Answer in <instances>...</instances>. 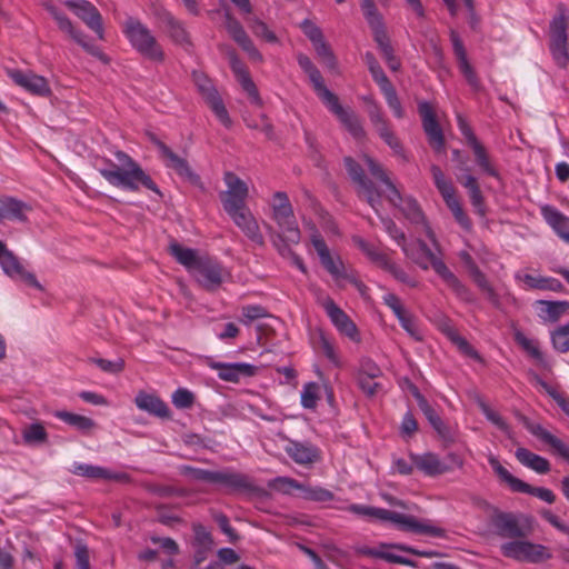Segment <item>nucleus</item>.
<instances>
[{"label": "nucleus", "mask_w": 569, "mask_h": 569, "mask_svg": "<svg viewBox=\"0 0 569 569\" xmlns=\"http://www.w3.org/2000/svg\"><path fill=\"white\" fill-rule=\"evenodd\" d=\"M199 283L207 290L218 288L222 282V267L209 257H202L193 270Z\"/></svg>", "instance_id": "obj_28"}, {"label": "nucleus", "mask_w": 569, "mask_h": 569, "mask_svg": "<svg viewBox=\"0 0 569 569\" xmlns=\"http://www.w3.org/2000/svg\"><path fill=\"white\" fill-rule=\"evenodd\" d=\"M119 166L109 160H104L108 164L100 168L99 173L112 186L130 191H138L140 187L160 194V190L151 177L143 171L138 162L123 151L114 153Z\"/></svg>", "instance_id": "obj_1"}, {"label": "nucleus", "mask_w": 569, "mask_h": 569, "mask_svg": "<svg viewBox=\"0 0 569 569\" xmlns=\"http://www.w3.org/2000/svg\"><path fill=\"white\" fill-rule=\"evenodd\" d=\"M363 160L370 173L386 186L388 192L387 199L389 202L395 207H398L411 223L421 224L426 236L435 247H438L436 234L429 226L418 201L410 196H402L381 164L375 161L371 157L363 156Z\"/></svg>", "instance_id": "obj_2"}, {"label": "nucleus", "mask_w": 569, "mask_h": 569, "mask_svg": "<svg viewBox=\"0 0 569 569\" xmlns=\"http://www.w3.org/2000/svg\"><path fill=\"white\" fill-rule=\"evenodd\" d=\"M321 100L353 138L363 139L366 137V131L359 117L352 110L345 109L335 93H326Z\"/></svg>", "instance_id": "obj_14"}, {"label": "nucleus", "mask_w": 569, "mask_h": 569, "mask_svg": "<svg viewBox=\"0 0 569 569\" xmlns=\"http://www.w3.org/2000/svg\"><path fill=\"white\" fill-rule=\"evenodd\" d=\"M250 28L252 32L262 39H264L267 42L276 43L278 42V38L274 34L273 31H271L268 26L261 21L258 18H253L250 20Z\"/></svg>", "instance_id": "obj_62"}, {"label": "nucleus", "mask_w": 569, "mask_h": 569, "mask_svg": "<svg viewBox=\"0 0 569 569\" xmlns=\"http://www.w3.org/2000/svg\"><path fill=\"white\" fill-rule=\"evenodd\" d=\"M392 549L401 550L408 553L417 555L420 557L430 558L435 553L431 551H419L412 547L395 543V545H381L379 548H367L362 552L373 558L383 559L390 563L413 566V562L405 557H401L392 551Z\"/></svg>", "instance_id": "obj_22"}, {"label": "nucleus", "mask_w": 569, "mask_h": 569, "mask_svg": "<svg viewBox=\"0 0 569 569\" xmlns=\"http://www.w3.org/2000/svg\"><path fill=\"white\" fill-rule=\"evenodd\" d=\"M430 171L436 188L440 192L445 203L453 214L456 221L466 231H470L472 228V222L468 214L465 212L459 199L457 198L456 189L451 181L445 177L442 170L437 164H432L430 167Z\"/></svg>", "instance_id": "obj_6"}, {"label": "nucleus", "mask_w": 569, "mask_h": 569, "mask_svg": "<svg viewBox=\"0 0 569 569\" xmlns=\"http://www.w3.org/2000/svg\"><path fill=\"white\" fill-rule=\"evenodd\" d=\"M31 208L28 203L10 196L0 198V222L3 220H13L19 222L27 221L26 212Z\"/></svg>", "instance_id": "obj_33"}, {"label": "nucleus", "mask_w": 569, "mask_h": 569, "mask_svg": "<svg viewBox=\"0 0 569 569\" xmlns=\"http://www.w3.org/2000/svg\"><path fill=\"white\" fill-rule=\"evenodd\" d=\"M246 199L247 198H241L224 192L220 193V200L222 202L223 209L230 217L248 209Z\"/></svg>", "instance_id": "obj_53"}, {"label": "nucleus", "mask_w": 569, "mask_h": 569, "mask_svg": "<svg viewBox=\"0 0 569 569\" xmlns=\"http://www.w3.org/2000/svg\"><path fill=\"white\" fill-rule=\"evenodd\" d=\"M567 17L565 10L560 7L559 14L553 17L550 22V51L560 68H567L569 63Z\"/></svg>", "instance_id": "obj_10"}, {"label": "nucleus", "mask_w": 569, "mask_h": 569, "mask_svg": "<svg viewBox=\"0 0 569 569\" xmlns=\"http://www.w3.org/2000/svg\"><path fill=\"white\" fill-rule=\"evenodd\" d=\"M270 207L272 211L271 218L279 229L278 238L281 241L288 240L292 244L299 243L301 232L288 194L283 191L274 192Z\"/></svg>", "instance_id": "obj_5"}, {"label": "nucleus", "mask_w": 569, "mask_h": 569, "mask_svg": "<svg viewBox=\"0 0 569 569\" xmlns=\"http://www.w3.org/2000/svg\"><path fill=\"white\" fill-rule=\"evenodd\" d=\"M299 67L308 74L310 82L318 97L322 99L326 93L331 92L323 82V78L317 67L312 63L310 58L303 53L297 56Z\"/></svg>", "instance_id": "obj_38"}, {"label": "nucleus", "mask_w": 569, "mask_h": 569, "mask_svg": "<svg viewBox=\"0 0 569 569\" xmlns=\"http://www.w3.org/2000/svg\"><path fill=\"white\" fill-rule=\"evenodd\" d=\"M318 57L321 59V61L329 68L335 69L337 67V60L336 57L329 47V44L322 39L321 41L312 44Z\"/></svg>", "instance_id": "obj_61"}, {"label": "nucleus", "mask_w": 569, "mask_h": 569, "mask_svg": "<svg viewBox=\"0 0 569 569\" xmlns=\"http://www.w3.org/2000/svg\"><path fill=\"white\" fill-rule=\"evenodd\" d=\"M348 511L360 517L375 518L380 521H389L398 526L403 531H409L419 535H428L431 537L443 538L446 530L431 525L429 520L419 521L413 516H408L395 512L383 508H377L365 505H350Z\"/></svg>", "instance_id": "obj_3"}, {"label": "nucleus", "mask_w": 569, "mask_h": 569, "mask_svg": "<svg viewBox=\"0 0 569 569\" xmlns=\"http://www.w3.org/2000/svg\"><path fill=\"white\" fill-rule=\"evenodd\" d=\"M516 279L522 281L528 289L549 290L560 292L563 289L562 283L550 277H535L529 273L518 272Z\"/></svg>", "instance_id": "obj_40"}, {"label": "nucleus", "mask_w": 569, "mask_h": 569, "mask_svg": "<svg viewBox=\"0 0 569 569\" xmlns=\"http://www.w3.org/2000/svg\"><path fill=\"white\" fill-rule=\"evenodd\" d=\"M365 101L369 103L368 116L369 119L377 130L379 137L397 153L401 154L403 149L399 139L396 137L393 131L390 129V124L386 119L381 107L371 98H365Z\"/></svg>", "instance_id": "obj_15"}, {"label": "nucleus", "mask_w": 569, "mask_h": 569, "mask_svg": "<svg viewBox=\"0 0 569 569\" xmlns=\"http://www.w3.org/2000/svg\"><path fill=\"white\" fill-rule=\"evenodd\" d=\"M448 338L451 340L453 345L458 347V349L465 353L466 356H469L471 358H479L478 352L473 349V347L463 338L461 337L456 330L449 329L447 331Z\"/></svg>", "instance_id": "obj_60"}, {"label": "nucleus", "mask_w": 569, "mask_h": 569, "mask_svg": "<svg viewBox=\"0 0 569 569\" xmlns=\"http://www.w3.org/2000/svg\"><path fill=\"white\" fill-rule=\"evenodd\" d=\"M70 471L73 475L81 476L88 479L122 480L127 478V475L124 473H112L106 468L81 462H74Z\"/></svg>", "instance_id": "obj_37"}, {"label": "nucleus", "mask_w": 569, "mask_h": 569, "mask_svg": "<svg viewBox=\"0 0 569 569\" xmlns=\"http://www.w3.org/2000/svg\"><path fill=\"white\" fill-rule=\"evenodd\" d=\"M381 92L385 96L388 107L392 110L393 116L398 119H402L405 117V110H403L402 104L398 98L395 87L390 86V87L381 90Z\"/></svg>", "instance_id": "obj_57"}, {"label": "nucleus", "mask_w": 569, "mask_h": 569, "mask_svg": "<svg viewBox=\"0 0 569 569\" xmlns=\"http://www.w3.org/2000/svg\"><path fill=\"white\" fill-rule=\"evenodd\" d=\"M207 365L218 371L219 379L237 383L241 378L253 377L257 367L246 362L227 363L208 359Z\"/></svg>", "instance_id": "obj_26"}, {"label": "nucleus", "mask_w": 569, "mask_h": 569, "mask_svg": "<svg viewBox=\"0 0 569 569\" xmlns=\"http://www.w3.org/2000/svg\"><path fill=\"white\" fill-rule=\"evenodd\" d=\"M300 497L315 502H328L333 500L335 495L330 490L319 486L302 485Z\"/></svg>", "instance_id": "obj_48"}, {"label": "nucleus", "mask_w": 569, "mask_h": 569, "mask_svg": "<svg viewBox=\"0 0 569 569\" xmlns=\"http://www.w3.org/2000/svg\"><path fill=\"white\" fill-rule=\"evenodd\" d=\"M230 68L240 83L242 90L247 93L250 101L256 106H261L262 100L260 98L257 86L251 79L248 69L243 64V62L238 58L234 50H230L228 52Z\"/></svg>", "instance_id": "obj_27"}, {"label": "nucleus", "mask_w": 569, "mask_h": 569, "mask_svg": "<svg viewBox=\"0 0 569 569\" xmlns=\"http://www.w3.org/2000/svg\"><path fill=\"white\" fill-rule=\"evenodd\" d=\"M418 405L429 423L436 430L441 439L445 441L452 442L455 440V433L449 426L445 423L441 417L436 410L429 405L423 397H418Z\"/></svg>", "instance_id": "obj_36"}, {"label": "nucleus", "mask_w": 569, "mask_h": 569, "mask_svg": "<svg viewBox=\"0 0 569 569\" xmlns=\"http://www.w3.org/2000/svg\"><path fill=\"white\" fill-rule=\"evenodd\" d=\"M410 458L418 470L430 477L442 475L450 470V468L432 452H426L422 455L411 453Z\"/></svg>", "instance_id": "obj_34"}, {"label": "nucleus", "mask_w": 569, "mask_h": 569, "mask_svg": "<svg viewBox=\"0 0 569 569\" xmlns=\"http://www.w3.org/2000/svg\"><path fill=\"white\" fill-rule=\"evenodd\" d=\"M182 473L191 478L192 480L213 483L216 471L194 468L191 466H183Z\"/></svg>", "instance_id": "obj_64"}, {"label": "nucleus", "mask_w": 569, "mask_h": 569, "mask_svg": "<svg viewBox=\"0 0 569 569\" xmlns=\"http://www.w3.org/2000/svg\"><path fill=\"white\" fill-rule=\"evenodd\" d=\"M311 243L318 253L322 267L333 277L336 281L341 279L349 280L359 290L365 287L355 277L347 273L346 268L339 257L333 258L331 256L326 241L317 230H315V232L311 234Z\"/></svg>", "instance_id": "obj_11"}, {"label": "nucleus", "mask_w": 569, "mask_h": 569, "mask_svg": "<svg viewBox=\"0 0 569 569\" xmlns=\"http://www.w3.org/2000/svg\"><path fill=\"white\" fill-rule=\"evenodd\" d=\"M551 342L557 351L561 353L569 351V323L558 327L551 333Z\"/></svg>", "instance_id": "obj_54"}, {"label": "nucleus", "mask_w": 569, "mask_h": 569, "mask_svg": "<svg viewBox=\"0 0 569 569\" xmlns=\"http://www.w3.org/2000/svg\"><path fill=\"white\" fill-rule=\"evenodd\" d=\"M528 430L533 435L536 436L537 438H539L540 440H542L543 442H546L547 445H549L552 449H556L558 445H560V442L562 440H560L559 438H557L556 436L551 435L547 429H545L541 425H538V423H531L529 425L528 427Z\"/></svg>", "instance_id": "obj_63"}, {"label": "nucleus", "mask_w": 569, "mask_h": 569, "mask_svg": "<svg viewBox=\"0 0 569 569\" xmlns=\"http://www.w3.org/2000/svg\"><path fill=\"white\" fill-rule=\"evenodd\" d=\"M381 222H382L383 228L387 231V233L398 243V246L401 247L405 254L407 257L411 258L422 269L427 270L429 267L428 263L413 258V256L411 254L410 250L408 249V247L406 244L407 238H406L405 232L397 227L395 221L389 218H381Z\"/></svg>", "instance_id": "obj_42"}, {"label": "nucleus", "mask_w": 569, "mask_h": 569, "mask_svg": "<svg viewBox=\"0 0 569 569\" xmlns=\"http://www.w3.org/2000/svg\"><path fill=\"white\" fill-rule=\"evenodd\" d=\"M301 482L297 481L296 479L289 478V477H278L276 478L270 486L276 490L284 495L292 493L293 490L301 491L302 488Z\"/></svg>", "instance_id": "obj_58"}, {"label": "nucleus", "mask_w": 569, "mask_h": 569, "mask_svg": "<svg viewBox=\"0 0 569 569\" xmlns=\"http://www.w3.org/2000/svg\"><path fill=\"white\" fill-rule=\"evenodd\" d=\"M500 550L505 557L519 562L540 563L552 558L548 547L522 538L502 543Z\"/></svg>", "instance_id": "obj_7"}, {"label": "nucleus", "mask_w": 569, "mask_h": 569, "mask_svg": "<svg viewBox=\"0 0 569 569\" xmlns=\"http://www.w3.org/2000/svg\"><path fill=\"white\" fill-rule=\"evenodd\" d=\"M122 32L131 47L142 57L162 63L166 53L153 32L139 19L129 17L123 26Z\"/></svg>", "instance_id": "obj_4"}, {"label": "nucleus", "mask_w": 569, "mask_h": 569, "mask_svg": "<svg viewBox=\"0 0 569 569\" xmlns=\"http://www.w3.org/2000/svg\"><path fill=\"white\" fill-rule=\"evenodd\" d=\"M224 183L227 186V190L223 191L228 194H234L237 197L247 198L248 197V186L241 180L236 173L228 171L223 177Z\"/></svg>", "instance_id": "obj_49"}, {"label": "nucleus", "mask_w": 569, "mask_h": 569, "mask_svg": "<svg viewBox=\"0 0 569 569\" xmlns=\"http://www.w3.org/2000/svg\"><path fill=\"white\" fill-rule=\"evenodd\" d=\"M316 348L318 351L323 353V356L335 366H340V358L337 352V349L332 341L323 333L320 332L318 340L316 342Z\"/></svg>", "instance_id": "obj_51"}, {"label": "nucleus", "mask_w": 569, "mask_h": 569, "mask_svg": "<svg viewBox=\"0 0 569 569\" xmlns=\"http://www.w3.org/2000/svg\"><path fill=\"white\" fill-rule=\"evenodd\" d=\"M488 462L496 472V475L505 481L513 492H521L535 496L547 503L556 501V495L548 488L532 487L521 479L512 476L495 456L488 458Z\"/></svg>", "instance_id": "obj_9"}, {"label": "nucleus", "mask_w": 569, "mask_h": 569, "mask_svg": "<svg viewBox=\"0 0 569 569\" xmlns=\"http://www.w3.org/2000/svg\"><path fill=\"white\" fill-rule=\"evenodd\" d=\"M213 483L222 486L231 493H249L258 490L248 475L230 469L217 470Z\"/></svg>", "instance_id": "obj_23"}, {"label": "nucleus", "mask_w": 569, "mask_h": 569, "mask_svg": "<svg viewBox=\"0 0 569 569\" xmlns=\"http://www.w3.org/2000/svg\"><path fill=\"white\" fill-rule=\"evenodd\" d=\"M319 386L316 382H308L301 391V405L306 409H315L319 400Z\"/></svg>", "instance_id": "obj_55"}, {"label": "nucleus", "mask_w": 569, "mask_h": 569, "mask_svg": "<svg viewBox=\"0 0 569 569\" xmlns=\"http://www.w3.org/2000/svg\"><path fill=\"white\" fill-rule=\"evenodd\" d=\"M322 307L340 333L345 335L352 341L360 340L355 322L340 307L335 303L331 298L327 297L322 302Z\"/></svg>", "instance_id": "obj_25"}, {"label": "nucleus", "mask_w": 569, "mask_h": 569, "mask_svg": "<svg viewBox=\"0 0 569 569\" xmlns=\"http://www.w3.org/2000/svg\"><path fill=\"white\" fill-rule=\"evenodd\" d=\"M54 416L82 432H89L96 427V422L91 418L78 413L57 411Z\"/></svg>", "instance_id": "obj_44"}, {"label": "nucleus", "mask_w": 569, "mask_h": 569, "mask_svg": "<svg viewBox=\"0 0 569 569\" xmlns=\"http://www.w3.org/2000/svg\"><path fill=\"white\" fill-rule=\"evenodd\" d=\"M70 9L100 40L104 39L103 21L99 10L88 0H66Z\"/></svg>", "instance_id": "obj_17"}, {"label": "nucleus", "mask_w": 569, "mask_h": 569, "mask_svg": "<svg viewBox=\"0 0 569 569\" xmlns=\"http://www.w3.org/2000/svg\"><path fill=\"white\" fill-rule=\"evenodd\" d=\"M8 77L19 87L36 96H48L50 87L47 79L32 71L24 72L19 69H7Z\"/></svg>", "instance_id": "obj_24"}, {"label": "nucleus", "mask_w": 569, "mask_h": 569, "mask_svg": "<svg viewBox=\"0 0 569 569\" xmlns=\"http://www.w3.org/2000/svg\"><path fill=\"white\" fill-rule=\"evenodd\" d=\"M159 19L163 23L169 38L184 50L192 47V41L182 21L174 18L169 11L159 12Z\"/></svg>", "instance_id": "obj_29"}, {"label": "nucleus", "mask_w": 569, "mask_h": 569, "mask_svg": "<svg viewBox=\"0 0 569 569\" xmlns=\"http://www.w3.org/2000/svg\"><path fill=\"white\" fill-rule=\"evenodd\" d=\"M418 111L421 117L422 128L428 138L429 144L436 152H443L446 146L445 137L437 121L432 106L427 101H422L418 104Z\"/></svg>", "instance_id": "obj_19"}, {"label": "nucleus", "mask_w": 569, "mask_h": 569, "mask_svg": "<svg viewBox=\"0 0 569 569\" xmlns=\"http://www.w3.org/2000/svg\"><path fill=\"white\" fill-rule=\"evenodd\" d=\"M515 456L517 460L525 467L536 471L537 473L545 475L550 470V462L529 449L520 447L516 450Z\"/></svg>", "instance_id": "obj_39"}, {"label": "nucleus", "mask_w": 569, "mask_h": 569, "mask_svg": "<svg viewBox=\"0 0 569 569\" xmlns=\"http://www.w3.org/2000/svg\"><path fill=\"white\" fill-rule=\"evenodd\" d=\"M192 79L199 94L209 106V108L214 113L217 119L224 127H231V118L212 80L209 79L204 73L199 71L192 72Z\"/></svg>", "instance_id": "obj_8"}, {"label": "nucleus", "mask_w": 569, "mask_h": 569, "mask_svg": "<svg viewBox=\"0 0 569 569\" xmlns=\"http://www.w3.org/2000/svg\"><path fill=\"white\" fill-rule=\"evenodd\" d=\"M515 340L531 358L542 361L543 355L537 340L528 338L521 331L515 332Z\"/></svg>", "instance_id": "obj_52"}, {"label": "nucleus", "mask_w": 569, "mask_h": 569, "mask_svg": "<svg viewBox=\"0 0 569 569\" xmlns=\"http://www.w3.org/2000/svg\"><path fill=\"white\" fill-rule=\"evenodd\" d=\"M378 260L381 262V266L385 270L392 274V277L401 283H405L411 288H416L418 286V281L407 273L401 267L386 258L385 256H378Z\"/></svg>", "instance_id": "obj_45"}, {"label": "nucleus", "mask_w": 569, "mask_h": 569, "mask_svg": "<svg viewBox=\"0 0 569 569\" xmlns=\"http://www.w3.org/2000/svg\"><path fill=\"white\" fill-rule=\"evenodd\" d=\"M151 141L158 148L160 157L168 168L173 169L178 176L188 180L192 184L200 182V177L192 171L186 159L174 153L166 143L154 136L151 137Z\"/></svg>", "instance_id": "obj_20"}, {"label": "nucleus", "mask_w": 569, "mask_h": 569, "mask_svg": "<svg viewBox=\"0 0 569 569\" xmlns=\"http://www.w3.org/2000/svg\"><path fill=\"white\" fill-rule=\"evenodd\" d=\"M470 272L475 283L487 295L488 300L496 307L499 306V297L495 289L491 287L489 281L487 280L485 273L480 271V269L471 263Z\"/></svg>", "instance_id": "obj_47"}, {"label": "nucleus", "mask_w": 569, "mask_h": 569, "mask_svg": "<svg viewBox=\"0 0 569 569\" xmlns=\"http://www.w3.org/2000/svg\"><path fill=\"white\" fill-rule=\"evenodd\" d=\"M343 162L350 179L357 186L358 196L363 197L370 207L378 211V206L381 203V193L375 187V183L366 177L362 167L355 159L346 157Z\"/></svg>", "instance_id": "obj_12"}, {"label": "nucleus", "mask_w": 569, "mask_h": 569, "mask_svg": "<svg viewBox=\"0 0 569 569\" xmlns=\"http://www.w3.org/2000/svg\"><path fill=\"white\" fill-rule=\"evenodd\" d=\"M0 266L3 272L14 280H21L26 284L37 288L39 290L42 289L41 284L38 282L36 276L32 272H29L24 269V267L19 261L18 257L14 256L12 251H10L6 243L0 240Z\"/></svg>", "instance_id": "obj_16"}, {"label": "nucleus", "mask_w": 569, "mask_h": 569, "mask_svg": "<svg viewBox=\"0 0 569 569\" xmlns=\"http://www.w3.org/2000/svg\"><path fill=\"white\" fill-rule=\"evenodd\" d=\"M397 319L410 337H412L416 341L422 340V333L417 323V319L410 312L406 311Z\"/></svg>", "instance_id": "obj_56"}, {"label": "nucleus", "mask_w": 569, "mask_h": 569, "mask_svg": "<svg viewBox=\"0 0 569 569\" xmlns=\"http://www.w3.org/2000/svg\"><path fill=\"white\" fill-rule=\"evenodd\" d=\"M419 249L430 261L433 270L441 277L446 284L456 293V296L463 301H472L470 290L449 270L446 263L437 257L426 242L419 241Z\"/></svg>", "instance_id": "obj_13"}, {"label": "nucleus", "mask_w": 569, "mask_h": 569, "mask_svg": "<svg viewBox=\"0 0 569 569\" xmlns=\"http://www.w3.org/2000/svg\"><path fill=\"white\" fill-rule=\"evenodd\" d=\"M542 306L540 317L547 321L556 322L568 310L569 303L567 301H538Z\"/></svg>", "instance_id": "obj_46"}, {"label": "nucleus", "mask_w": 569, "mask_h": 569, "mask_svg": "<svg viewBox=\"0 0 569 569\" xmlns=\"http://www.w3.org/2000/svg\"><path fill=\"white\" fill-rule=\"evenodd\" d=\"M171 401L178 409H190L194 403V395L186 388H179L172 393Z\"/></svg>", "instance_id": "obj_59"}, {"label": "nucleus", "mask_w": 569, "mask_h": 569, "mask_svg": "<svg viewBox=\"0 0 569 569\" xmlns=\"http://www.w3.org/2000/svg\"><path fill=\"white\" fill-rule=\"evenodd\" d=\"M169 252L176 260L186 267L188 270L193 271L202 257L198 256L194 249L184 248L178 242H171Z\"/></svg>", "instance_id": "obj_41"}, {"label": "nucleus", "mask_w": 569, "mask_h": 569, "mask_svg": "<svg viewBox=\"0 0 569 569\" xmlns=\"http://www.w3.org/2000/svg\"><path fill=\"white\" fill-rule=\"evenodd\" d=\"M540 213L557 236L569 243V217L550 204L541 206Z\"/></svg>", "instance_id": "obj_32"}, {"label": "nucleus", "mask_w": 569, "mask_h": 569, "mask_svg": "<svg viewBox=\"0 0 569 569\" xmlns=\"http://www.w3.org/2000/svg\"><path fill=\"white\" fill-rule=\"evenodd\" d=\"M231 38L241 47L243 51L248 53L252 60L262 61V54L254 47L252 40L247 34L243 27L233 33Z\"/></svg>", "instance_id": "obj_50"}, {"label": "nucleus", "mask_w": 569, "mask_h": 569, "mask_svg": "<svg viewBox=\"0 0 569 569\" xmlns=\"http://www.w3.org/2000/svg\"><path fill=\"white\" fill-rule=\"evenodd\" d=\"M470 148L473 151L476 163L480 170L490 177L499 178V171L491 161L487 149L480 143V141L470 146Z\"/></svg>", "instance_id": "obj_43"}, {"label": "nucleus", "mask_w": 569, "mask_h": 569, "mask_svg": "<svg viewBox=\"0 0 569 569\" xmlns=\"http://www.w3.org/2000/svg\"><path fill=\"white\" fill-rule=\"evenodd\" d=\"M134 403L140 410L158 418H171V412L167 403L154 395L139 392L134 399Z\"/></svg>", "instance_id": "obj_35"}, {"label": "nucleus", "mask_w": 569, "mask_h": 569, "mask_svg": "<svg viewBox=\"0 0 569 569\" xmlns=\"http://www.w3.org/2000/svg\"><path fill=\"white\" fill-rule=\"evenodd\" d=\"M284 450L298 465H311L320 459L319 449L309 442L289 440Z\"/></svg>", "instance_id": "obj_31"}, {"label": "nucleus", "mask_w": 569, "mask_h": 569, "mask_svg": "<svg viewBox=\"0 0 569 569\" xmlns=\"http://www.w3.org/2000/svg\"><path fill=\"white\" fill-rule=\"evenodd\" d=\"M230 218L250 241L259 247L264 246L263 234L257 219L253 217L249 208L231 216Z\"/></svg>", "instance_id": "obj_30"}, {"label": "nucleus", "mask_w": 569, "mask_h": 569, "mask_svg": "<svg viewBox=\"0 0 569 569\" xmlns=\"http://www.w3.org/2000/svg\"><path fill=\"white\" fill-rule=\"evenodd\" d=\"M490 523L496 535L501 538H526L529 533V530L521 526L519 518L512 512L496 510L490 517Z\"/></svg>", "instance_id": "obj_21"}, {"label": "nucleus", "mask_w": 569, "mask_h": 569, "mask_svg": "<svg viewBox=\"0 0 569 569\" xmlns=\"http://www.w3.org/2000/svg\"><path fill=\"white\" fill-rule=\"evenodd\" d=\"M46 9L51 14L53 20L56 21L60 31L68 34L73 41H76L79 46H81L90 54L97 56V57L102 56L96 46H93L87 41L86 34L80 29H77L74 27L73 22L68 18V16L64 12H62L56 6L50 4V3L46 4Z\"/></svg>", "instance_id": "obj_18"}]
</instances>
